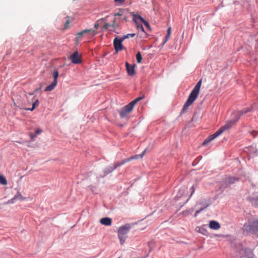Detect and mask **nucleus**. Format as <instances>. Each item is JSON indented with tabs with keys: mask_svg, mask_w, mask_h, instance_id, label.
<instances>
[{
	"mask_svg": "<svg viewBox=\"0 0 258 258\" xmlns=\"http://www.w3.org/2000/svg\"><path fill=\"white\" fill-rule=\"evenodd\" d=\"M202 85V80H200L195 86L194 88L190 93L187 100L184 103L182 112L186 111L188 107L191 105L193 102L196 100L199 96L200 88Z\"/></svg>",
	"mask_w": 258,
	"mask_h": 258,
	"instance_id": "obj_1",
	"label": "nucleus"
},
{
	"mask_svg": "<svg viewBox=\"0 0 258 258\" xmlns=\"http://www.w3.org/2000/svg\"><path fill=\"white\" fill-rule=\"evenodd\" d=\"M243 114V112H241L240 111H238L233 114L234 118L227 122L224 126H223L218 130H217L216 131V133H218V135L219 136L224 131L228 130L232 127L233 125H234L239 120V119L240 118L241 116Z\"/></svg>",
	"mask_w": 258,
	"mask_h": 258,
	"instance_id": "obj_2",
	"label": "nucleus"
},
{
	"mask_svg": "<svg viewBox=\"0 0 258 258\" xmlns=\"http://www.w3.org/2000/svg\"><path fill=\"white\" fill-rule=\"evenodd\" d=\"M131 228V225L129 224H125L119 227L117 230L118 237L121 244H123L127 237V234Z\"/></svg>",
	"mask_w": 258,
	"mask_h": 258,
	"instance_id": "obj_3",
	"label": "nucleus"
},
{
	"mask_svg": "<svg viewBox=\"0 0 258 258\" xmlns=\"http://www.w3.org/2000/svg\"><path fill=\"white\" fill-rule=\"evenodd\" d=\"M84 34L89 35V38H92L97 34V32L93 29H85L76 34V43L79 44V42L81 40L82 36Z\"/></svg>",
	"mask_w": 258,
	"mask_h": 258,
	"instance_id": "obj_4",
	"label": "nucleus"
},
{
	"mask_svg": "<svg viewBox=\"0 0 258 258\" xmlns=\"http://www.w3.org/2000/svg\"><path fill=\"white\" fill-rule=\"evenodd\" d=\"M239 179L234 176H228L225 177L220 183V188L222 190L228 187L230 185L237 181Z\"/></svg>",
	"mask_w": 258,
	"mask_h": 258,
	"instance_id": "obj_5",
	"label": "nucleus"
},
{
	"mask_svg": "<svg viewBox=\"0 0 258 258\" xmlns=\"http://www.w3.org/2000/svg\"><path fill=\"white\" fill-rule=\"evenodd\" d=\"M146 152V150H145L140 155H137L135 156H133L126 159H124V160H123L122 161L119 163H115L113 167L111 168V169L109 171V172L112 171L113 170L116 169L117 167L122 165L124 163L130 162L133 159H138L139 157H140L141 158H143V157L145 155Z\"/></svg>",
	"mask_w": 258,
	"mask_h": 258,
	"instance_id": "obj_6",
	"label": "nucleus"
},
{
	"mask_svg": "<svg viewBox=\"0 0 258 258\" xmlns=\"http://www.w3.org/2000/svg\"><path fill=\"white\" fill-rule=\"evenodd\" d=\"M134 107L130 103L124 106L119 111V115L121 118H126L128 114L133 110Z\"/></svg>",
	"mask_w": 258,
	"mask_h": 258,
	"instance_id": "obj_7",
	"label": "nucleus"
},
{
	"mask_svg": "<svg viewBox=\"0 0 258 258\" xmlns=\"http://www.w3.org/2000/svg\"><path fill=\"white\" fill-rule=\"evenodd\" d=\"M124 40L122 37L118 39L116 37L113 40V45L116 52L123 49L124 47L122 44V42Z\"/></svg>",
	"mask_w": 258,
	"mask_h": 258,
	"instance_id": "obj_8",
	"label": "nucleus"
},
{
	"mask_svg": "<svg viewBox=\"0 0 258 258\" xmlns=\"http://www.w3.org/2000/svg\"><path fill=\"white\" fill-rule=\"evenodd\" d=\"M118 27V24L115 23V19H114L112 23L111 24H109L107 23H105L104 24V26L103 27V30H107L109 29V31L115 32L116 28Z\"/></svg>",
	"mask_w": 258,
	"mask_h": 258,
	"instance_id": "obj_9",
	"label": "nucleus"
},
{
	"mask_svg": "<svg viewBox=\"0 0 258 258\" xmlns=\"http://www.w3.org/2000/svg\"><path fill=\"white\" fill-rule=\"evenodd\" d=\"M72 63L74 64H79L81 62V56L79 52L76 51L74 52L70 57Z\"/></svg>",
	"mask_w": 258,
	"mask_h": 258,
	"instance_id": "obj_10",
	"label": "nucleus"
},
{
	"mask_svg": "<svg viewBox=\"0 0 258 258\" xmlns=\"http://www.w3.org/2000/svg\"><path fill=\"white\" fill-rule=\"evenodd\" d=\"M239 258H253V254L245 249H241L239 251Z\"/></svg>",
	"mask_w": 258,
	"mask_h": 258,
	"instance_id": "obj_11",
	"label": "nucleus"
},
{
	"mask_svg": "<svg viewBox=\"0 0 258 258\" xmlns=\"http://www.w3.org/2000/svg\"><path fill=\"white\" fill-rule=\"evenodd\" d=\"M125 67H126V69L127 74L131 76H134L135 74V65L134 64L133 66H131L127 62H126Z\"/></svg>",
	"mask_w": 258,
	"mask_h": 258,
	"instance_id": "obj_12",
	"label": "nucleus"
},
{
	"mask_svg": "<svg viewBox=\"0 0 258 258\" xmlns=\"http://www.w3.org/2000/svg\"><path fill=\"white\" fill-rule=\"evenodd\" d=\"M244 227L247 230L254 231L255 229H257V227H258V221L252 222L250 224L247 225H244Z\"/></svg>",
	"mask_w": 258,
	"mask_h": 258,
	"instance_id": "obj_13",
	"label": "nucleus"
},
{
	"mask_svg": "<svg viewBox=\"0 0 258 258\" xmlns=\"http://www.w3.org/2000/svg\"><path fill=\"white\" fill-rule=\"evenodd\" d=\"M219 136L218 133H217L216 132L213 135L209 136L208 138L205 140L202 145L203 146H206L211 141L214 140L215 138Z\"/></svg>",
	"mask_w": 258,
	"mask_h": 258,
	"instance_id": "obj_14",
	"label": "nucleus"
},
{
	"mask_svg": "<svg viewBox=\"0 0 258 258\" xmlns=\"http://www.w3.org/2000/svg\"><path fill=\"white\" fill-rule=\"evenodd\" d=\"M100 223L105 226H110L112 223V220L111 218L108 217H105L101 218L100 220Z\"/></svg>",
	"mask_w": 258,
	"mask_h": 258,
	"instance_id": "obj_15",
	"label": "nucleus"
},
{
	"mask_svg": "<svg viewBox=\"0 0 258 258\" xmlns=\"http://www.w3.org/2000/svg\"><path fill=\"white\" fill-rule=\"evenodd\" d=\"M209 227L214 230H218L220 228V224L216 221H211L209 222Z\"/></svg>",
	"mask_w": 258,
	"mask_h": 258,
	"instance_id": "obj_16",
	"label": "nucleus"
},
{
	"mask_svg": "<svg viewBox=\"0 0 258 258\" xmlns=\"http://www.w3.org/2000/svg\"><path fill=\"white\" fill-rule=\"evenodd\" d=\"M144 19L140 15L133 14V20L136 24H138L139 21L143 22L144 21Z\"/></svg>",
	"mask_w": 258,
	"mask_h": 258,
	"instance_id": "obj_17",
	"label": "nucleus"
},
{
	"mask_svg": "<svg viewBox=\"0 0 258 258\" xmlns=\"http://www.w3.org/2000/svg\"><path fill=\"white\" fill-rule=\"evenodd\" d=\"M57 85V83L55 82V81H53L52 83L47 86L45 89V91H51L55 87V86Z\"/></svg>",
	"mask_w": 258,
	"mask_h": 258,
	"instance_id": "obj_18",
	"label": "nucleus"
},
{
	"mask_svg": "<svg viewBox=\"0 0 258 258\" xmlns=\"http://www.w3.org/2000/svg\"><path fill=\"white\" fill-rule=\"evenodd\" d=\"M39 101L38 99H36L32 104V108H25L24 109L26 110L33 111L34 109L39 106Z\"/></svg>",
	"mask_w": 258,
	"mask_h": 258,
	"instance_id": "obj_19",
	"label": "nucleus"
},
{
	"mask_svg": "<svg viewBox=\"0 0 258 258\" xmlns=\"http://www.w3.org/2000/svg\"><path fill=\"white\" fill-rule=\"evenodd\" d=\"M145 95H143L142 96L137 98L136 99L133 100L132 102L130 103L131 105H132L133 107H134L135 105H136L139 101L145 98Z\"/></svg>",
	"mask_w": 258,
	"mask_h": 258,
	"instance_id": "obj_20",
	"label": "nucleus"
},
{
	"mask_svg": "<svg viewBox=\"0 0 258 258\" xmlns=\"http://www.w3.org/2000/svg\"><path fill=\"white\" fill-rule=\"evenodd\" d=\"M16 200H19V201H24L26 200V198L23 197L22 195L20 192H18L15 196H14Z\"/></svg>",
	"mask_w": 258,
	"mask_h": 258,
	"instance_id": "obj_21",
	"label": "nucleus"
},
{
	"mask_svg": "<svg viewBox=\"0 0 258 258\" xmlns=\"http://www.w3.org/2000/svg\"><path fill=\"white\" fill-rule=\"evenodd\" d=\"M171 27H170L167 29V35L166 36L165 39L164 41L163 42V45H164L166 43V42L168 40V39H169L170 35H171Z\"/></svg>",
	"mask_w": 258,
	"mask_h": 258,
	"instance_id": "obj_22",
	"label": "nucleus"
},
{
	"mask_svg": "<svg viewBox=\"0 0 258 258\" xmlns=\"http://www.w3.org/2000/svg\"><path fill=\"white\" fill-rule=\"evenodd\" d=\"M105 20V18H101L99 20H97L94 24V28L95 30H98L99 28L100 23L101 22H103Z\"/></svg>",
	"mask_w": 258,
	"mask_h": 258,
	"instance_id": "obj_23",
	"label": "nucleus"
},
{
	"mask_svg": "<svg viewBox=\"0 0 258 258\" xmlns=\"http://www.w3.org/2000/svg\"><path fill=\"white\" fill-rule=\"evenodd\" d=\"M0 183L4 185L7 184V180L3 175H0Z\"/></svg>",
	"mask_w": 258,
	"mask_h": 258,
	"instance_id": "obj_24",
	"label": "nucleus"
},
{
	"mask_svg": "<svg viewBox=\"0 0 258 258\" xmlns=\"http://www.w3.org/2000/svg\"><path fill=\"white\" fill-rule=\"evenodd\" d=\"M136 59L138 63H140L142 60V56L140 52H138L136 54Z\"/></svg>",
	"mask_w": 258,
	"mask_h": 258,
	"instance_id": "obj_25",
	"label": "nucleus"
},
{
	"mask_svg": "<svg viewBox=\"0 0 258 258\" xmlns=\"http://www.w3.org/2000/svg\"><path fill=\"white\" fill-rule=\"evenodd\" d=\"M135 35H136L135 33H130V34L125 35L121 37L122 38V39L125 40V39L129 38L130 37H134Z\"/></svg>",
	"mask_w": 258,
	"mask_h": 258,
	"instance_id": "obj_26",
	"label": "nucleus"
},
{
	"mask_svg": "<svg viewBox=\"0 0 258 258\" xmlns=\"http://www.w3.org/2000/svg\"><path fill=\"white\" fill-rule=\"evenodd\" d=\"M148 245L149 247V252H151L154 246V242L152 241H149L148 242Z\"/></svg>",
	"mask_w": 258,
	"mask_h": 258,
	"instance_id": "obj_27",
	"label": "nucleus"
},
{
	"mask_svg": "<svg viewBox=\"0 0 258 258\" xmlns=\"http://www.w3.org/2000/svg\"><path fill=\"white\" fill-rule=\"evenodd\" d=\"M58 76V72L57 71H55L53 73V77L54 78L53 81H55V82L57 83Z\"/></svg>",
	"mask_w": 258,
	"mask_h": 258,
	"instance_id": "obj_28",
	"label": "nucleus"
},
{
	"mask_svg": "<svg viewBox=\"0 0 258 258\" xmlns=\"http://www.w3.org/2000/svg\"><path fill=\"white\" fill-rule=\"evenodd\" d=\"M184 194V189H180L178 195L176 196V198H180L183 194Z\"/></svg>",
	"mask_w": 258,
	"mask_h": 258,
	"instance_id": "obj_29",
	"label": "nucleus"
},
{
	"mask_svg": "<svg viewBox=\"0 0 258 258\" xmlns=\"http://www.w3.org/2000/svg\"><path fill=\"white\" fill-rule=\"evenodd\" d=\"M123 15V11L122 10H119V12L114 14V16H121Z\"/></svg>",
	"mask_w": 258,
	"mask_h": 258,
	"instance_id": "obj_30",
	"label": "nucleus"
},
{
	"mask_svg": "<svg viewBox=\"0 0 258 258\" xmlns=\"http://www.w3.org/2000/svg\"><path fill=\"white\" fill-rule=\"evenodd\" d=\"M209 206V204H207L205 207L204 208H201L200 210H198L195 213V216H196L197 215V214H198L199 213H200V212H201L202 211H203L204 209H205L206 208L208 207Z\"/></svg>",
	"mask_w": 258,
	"mask_h": 258,
	"instance_id": "obj_31",
	"label": "nucleus"
},
{
	"mask_svg": "<svg viewBox=\"0 0 258 258\" xmlns=\"http://www.w3.org/2000/svg\"><path fill=\"white\" fill-rule=\"evenodd\" d=\"M136 26L138 29H140L142 32H144V29L142 25H139V24H136Z\"/></svg>",
	"mask_w": 258,
	"mask_h": 258,
	"instance_id": "obj_32",
	"label": "nucleus"
},
{
	"mask_svg": "<svg viewBox=\"0 0 258 258\" xmlns=\"http://www.w3.org/2000/svg\"><path fill=\"white\" fill-rule=\"evenodd\" d=\"M142 23L145 25V26L148 28L149 29H150V26L148 22H147L145 20H144V21H143Z\"/></svg>",
	"mask_w": 258,
	"mask_h": 258,
	"instance_id": "obj_33",
	"label": "nucleus"
},
{
	"mask_svg": "<svg viewBox=\"0 0 258 258\" xmlns=\"http://www.w3.org/2000/svg\"><path fill=\"white\" fill-rule=\"evenodd\" d=\"M16 201V199H15V197H14L13 198H12L11 199H10V200L8 201V204H14V203H15Z\"/></svg>",
	"mask_w": 258,
	"mask_h": 258,
	"instance_id": "obj_34",
	"label": "nucleus"
},
{
	"mask_svg": "<svg viewBox=\"0 0 258 258\" xmlns=\"http://www.w3.org/2000/svg\"><path fill=\"white\" fill-rule=\"evenodd\" d=\"M251 135L253 138H255L258 135V132L257 131H252L250 133Z\"/></svg>",
	"mask_w": 258,
	"mask_h": 258,
	"instance_id": "obj_35",
	"label": "nucleus"
},
{
	"mask_svg": "<svg viewBox=\"0 0 258 258\" xmlns=\"http://www.w3.org/2000/svg\"><path fill=\"white\" fill-rule=\"evenodd\" d=\"M70 23V21L69 20H67L64 24V28L67 29L69 27V24Z\"/></svg>",
	"mask_w": 258,
	"mask_h": 258,
	"instance_id": "obj_36",
	"label": "nucleus"
},
{
	"mask_svg": "<svg viewBox=\"0 0 258 258\" xmlns=\"http://www.w3.org/2000/svg\"><path fill=\"white\" fill-rule=\"evenodd\" d=\"M42 132V131L40 129H37L35 131V135L37 136V135H39L41 134Z\"/></svg>",
	"mask_w": 258,
	"mask_h": 258,
	"instance_id": "obj_37",
	"label": "nucleus"
},
{
	"mask_svg": "<svg viewBox=\"0 0 258 258\" xmlns=\"http://www.w3.org/2000/svg\"><path fill=\"white\" fill-rule=\"evenodd\" d=\"M125 0H114V2L116 3H118L119 4H121L123 3Z\"/></svg>",
	"mask_w": 258,
	"mask_h": 258,
	"instance_id": "obj_38",
	"label": "nucleus"
},
{
	"mask_svg": "<svg viewBox=\"0 0 258 258\" xmlns=\"http://www.w3.org/2000/svg\"><path fill=\"white\" fill-rule=\"evenodd\" d=\"M190 190L191 191V193L190 194V196H191V195L194 194V192H195V187L194 186H192L191 188H190Z\"/></svg>",
	"mask_w": 258,
	"mask_h": 258,
	"instance_id": "obj_39",
	"label": "nucleus"
},
{
	"mask_svg": "<svg viewBox=\"0 0 258 258\" xmlns=\"http://www.w3.org/2000/svg\"><path fill=\"white\" fill-rule=\"evenodd\" d=\"M30 136H31V139H32V140H33L34 138H35V137H36V135H33V134H30Z\"/></svg>",
	"mask_w": 258,
	"mask_h": 258,
	"instance_id": "obj_40",
	"label": "nucleus"
},
{
	"mask_svg": "<svg viewBox=\"0 0 258 258\" xmlns=\"http://www.w3.org/2000/svg\"><path fill=\"white\" fill-rule=\"evenodd\" d=\"M29 94L30 95H33L34 94V92L29 93Z\"/></svg>",
	"mask_w": 258,
	"mask_h": 258,
	"instance_id": "obj_41",
	"label": "nucleus"
}]
</instances>
